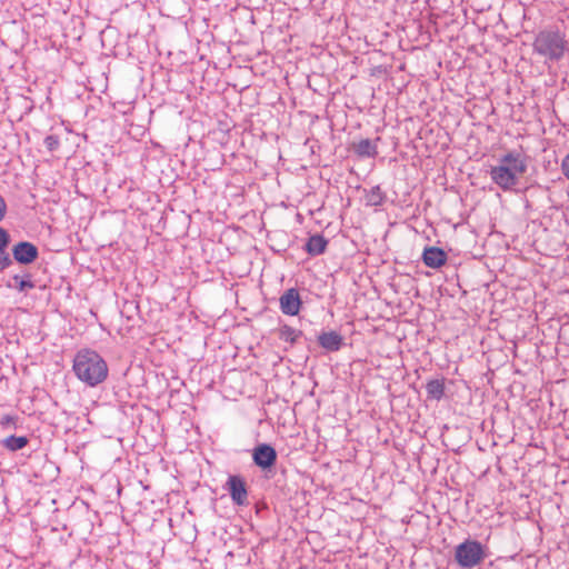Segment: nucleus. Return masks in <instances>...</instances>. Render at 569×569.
Segmentation results:
<instances>
[{
	"label": "nucleus",
	"instance_id": "nucleus-3",
	"mask_svg": "<svg viewBox=\"0 0 569 569\" xmlns=\"http://www.w3.org/2000/svg\"><path fill=\"white\" fill-rule=\"evenodd\" d=\"M533 52L549 61H559L568 50L566 34L558 29H545L537 33L532 43Z\"/></svg>",
	"mask_w": 569,
	"mask_h": 569
},
{
	"label": "nucleus",
	"instance_id": "nucleus-23",
	"mask_svg": "<svg viewBox=\"0 0 569 569\" xmlns=\"http://www.w3.org/2000/svg\"><path fill=\"white\" fill-rule=\"evenodd\" d=\"M7 212V203L3 197L0 194V221L4 218Z\"/></svg>",
	"mask_w": 569,
	"mask_h": 569
},
{
	"label": "nucleus",
	"instance_id": "nucleus-2",
	"mask_svg": "<svg viewBox=\"0 0 569 569\" xmlns=\"http://www.w3.org/2000/svg\"><path fill=\"white\" fill-rule=\"evenodd\" d=\"M72 369L76 377L89 387L103 382L109 371L104 359L91 349H81L76 353Z\"/></svg>",
	"mask_w": 569,
	"mask_h": 569
},
{
	"label": "nucleus",
	"instance_id": "nucleus-21",
	"mask_svg": "<svg viewBox=\"0 0 569 569\" xmlns=\"http://www.w3.org/2000/svg\"><path fill=\"white\" fill-rule=\"evenodd\" d=\"M560 170L563 177L569 181V153L562 158Z\"/></svg>",
	"mask_w": 569,
	"mask_h": 569
},
{
	"label": "nucleus",
	"instance_id": "nucleus-1",
	"mask_svg": "<svg viewBox=\"0 0 569 569\" xmlns=\"http://www.w3.org/2000/svg\"><path fill=\"white\" fill-rule=\"evenodd\" d=\"M527 158L519 151H509L503 154L498 164L491 166L490 178L501 190L512 191L520 178L527 172Z\"/></svg>",
	"mask_w": 569,
	"mask_h": 569
},
{
	"label": "nucleus",
	"instance_id": "nucleus-9",
	"mask_svg": "<svg viewBox=\"0 0 569 569\" xmlns=\"http://www.w3.org/2000/svg\"><path fill=\"white\" fill-rule=\"evenodd\" d=\"M448 256L441 248L427 247L422 252L423 263L432 269H439L446 264Z\"/></svg>",
	"mask_w": 569,
	"mask_h": 569
},
{
	"label": "nucleus",
	"instance_id": "nucleus-8",
	"mask_svg": "<svg viewBox=\"0 0 569 569\" xmlns=\"http://www.w3.org/2000/svg\"><path fill=\"white\" fill-rule=\"evenodd\" d=\"M279 302L280 310L288 316H297L302 305L299 291L296 288L286 290L280 297Z\"/></svg>",
	"mask_w": 569,
	"mask_h": 569
},
{
	"label": "nucleus",
	"instance_id": "nucleus-20",
	"mask_svg": "<svg viewBox=\"0 0 569 569\" xmlns=\"http://www.w3.org/2000/svg\"><path fill=\"white\" fill-rule=\"evenodd\" d=\"M10 244V234L9 232L0 227V251L2 249H7Z\"/></svg>",
	"mask_w": 569,
	"mask_h": 569
},
{
	"label": "nucleus",
	"instance_id": "nucleus-4",
	"mask_svg": "<svg viewBox=\"0 0 569 569\" xmlns=\"http://www.w3.org/2000/svg\"><path fill=\"white\" fill-rule=\"evenodd\" d=\"M486 558V547L478 540L466 539L455 549V560L462 569H472L478 567Z\"/></svg>",
	"mask_w": 569,
	"mask_h": 569
},
{
	"label": "nucleus",
	"instance_id": "nucleus-18",
	"mask_svg": "<svg viewBox=\"0 0 569 569\" xmlns=\"http://www.w3.org/2000/svg\"><path fill=\"white\" fill-rule=\"evenodd\" d=\"M13 264V260L7 252V249L0 251V271H3Z\"/></svg>",
	"mask_w": 569,
	"mask_h": 569
},
{
	"label": "nucleus",
	"instance_id": "nucleus-11",
	"mask_svg": "<svg viewBox=\"0 0 569 569\" xmlns=\"http://www.w3.org/2000/svg\"><path fill=\"white\" fill-rule=\"evenodd\" d=\"M352 151L360 158H375L378 154L376 141L361 139L352 143Z\"/></svg>",
	"mask_w": 569,
	"mask_h": 569
},
{
	"label": "nucleus",
	"instance_id": "nucleus-15",
	"mask_svg": "<svg viewBox=\"0 0 569 569\" xmlns=\"http://www.w3.org/2000/svg\"><path fill=\"white\" fill-rule=\"evenodd\" d=\"M365 200L367 206L378 207L386 201V193L380 186H375L366 193Z\"/></svg>",
	"mask_w": 569,
	"mask_h": 569
},
{
	"label": "nucleus",
	"instance_id": "nucleus-5",
	"mask_svg": "<svg viewBox=\"0 0 569 569\" xmlns=\"http://www.w3.org/2000/svg\"><path fill=\"white\" fill-rule=\"evenodd\" d=\"M277 451L269 443H259L252 450V460L262 470L271 469L277 462Z\"/></svg>",
	"mask_w": 569,
	"mask_h": 569
},
{
	"label": "nucleus",
	"instance_id": "nucleus-14",
	"mask_svg": "<svg viewBox=\"0 0 569 569\" xmlns=\"http://www.w3.org/2000/svg\"><path fill=\"white\" fill-rule=\"evenodd\" d=\"M302 336V331L295 329L288 325H282L278 330V337L284 342H289L291 346L297 343L298 339Z\"/></svg>",
	"mask_w": 569,
	"mask_h": 569
},
{
	"label": "nucleus",
	"instance_id": "nucleus-6",
	"mask_svg": "<svg viewBox=\"0 0 569 569\" xmlns=\"http://www.w3.org/2000/svg\"><path fill=\"white\" fill-rule=\"evenodd\" d=\"M226 488L234 505H249L247 485L240 476H229Z\"/></svg>",
	"mask_w": 569,
	"mask_h": 569
},
{
	"label": "nucleus",
	"instance_id": "nucleus-10",
	"mask_svg": "<svg viewBox=\"0 0 569 569\" xmlns=\"http://www.w3.org/2000/svg\"><path fill=\"white\" fill-rule=\"evenodd\" d=\"M318 343L328 352L339 351L343 345V337L337 331H323L318 336Z\"/></svg>",
	"mask_w": 569,
	"mask_h": 569
},
{
	"label": "nucleus",
	"instance_id": "nucleus-13",
	"mask_svg": "<svg viewBox=\"0 0 569 569\" xmlns=\"http://www.w3.org/2000/svg\"><path fill=\"white\" fill-rule=\"evenodd\" d=\"M28 443L29 439L26 436L11 435L1 440V446L11 452L23 449Z\"/></svg>",
	"mask_w": 569,
	"mask_h": 569
},
{
	"label": "nucleus",
	"instance_id": "nucleus-7",
	"mask_svg": "<svg viewBox=\"0 0 569 569\" xmlns=\"http://www.w3.org/2000/svg\"><path fill=\"white\" fill-rule=\"evenodd\" d=\"M39 257L36 244L29 241H20L12 247V260L20 264H30Z\"/></svg>",
	"mask_w": 569,
	"mask_h": 569
},
{
	"label": "nucleus",
	"instance_id": "nucleus-22",
	"mask_svg": "<svg viewBox=\"0 0 569 569\" xmlns=\"http://www.w3.org/2000/svg\"><path fill=\"white\" fill-rule=\"evenodd\" d=\"M16 420H17V418L13 416H10V415L3 416L0 420V426L1 427H7L10 425L16 426Z\"/></svg>",
	"mask_w": 569,
	"mask_h": 569
},
{
	"label": "nucleus",
	"instance_id": "nucleus-16",
	"mask_svg": "<svg viewBox=\"0 0 569 569\" xmlns=\"http://www.w3.org/2000/svg\"><path fill=\"white\" fill-rule=\"evenodd\" d=\"M427 396L430 399L440 400L445 395L443 380H430L426 386Z\"/></svg>",
	"mask_w": 569,
	"mask_h": 569
},
{
	"label": "nucleus",
	"instance_id": "nucleus-19",
	"mask_svg": "<svg viewBox=\"0 0 569 569\" xmlns=\"http://www.w3.org/2000/svg\"><path fill=\"white\" fill-rule=\"evenodd\" d=\"M46 148L49 150V151H54L59 148L60 146V141H59V138L58 136H54V134H50V136H47L44 138V141H43Z\"/></svg>",
	"mask_w": 569,
	"mask_h": 569
},
{
	"label": "nucleus",
	"instance_id": "nucleus-17",
	"mask_svg": "<svg viewBox=\"0 0 569 569\" xmlns=\"http://www.w3.org/2000/svg\"><path fill=\"white\" fill-rule=\"evenodd\" d=\"M12 280L16 282L14 287L19 292H27L28 290L34 288V283L31 280L30 273H26L23 277L14 274Z\"/></svg>",
	"mask_w": 569,
	"mask_h": 569
},
{
	"label": "nucleus",
	"instance_id": "nucleus-12",
	"mask_svg": "<svg viewBox=\"0 0 569 569\" xmlns=\"http://www.w3.org/2000/svg\"><path fill=\"white\" fill-rule=\"evenodd\" d=\"M328 246V240L320 233L312 234L308 238L305 250L308 254L316 257L322 254Z\"/></svg>",
	"mask_w": 569,
	"mask_h": 569
}]
</instances>
